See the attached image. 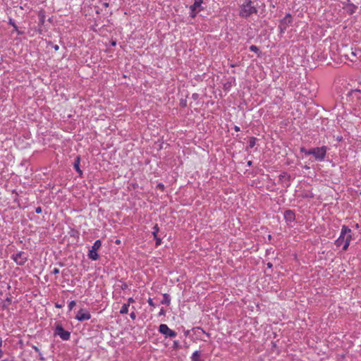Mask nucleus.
<instances>
[{
	"mask_svg": "<svg viewBox=\"0 0 361 361\" xmlns=\"http://www.w3.org/2000/svg\"><path fill=\"white\" fill-rule=\"evenodd\" d=\"M351 230L346 226H343L339 238L336 240L337 247L343 246V250H346L351 239Z\"/></svg>",
	"mask_w": 361,
	"mask_h": 361,
	"instance_id": "1",
	"label": "nucleus"
},
{
	"mask_svg": "<svg viewBox=\"0 0 361 361\" xmlns=\"http://www.w3.org/2000/svg\"><path fill=\"white\" fill-rule=\"evenodd\" d=\"M257 12L255 1L245 0V3L241 6L240 16L243 18H247L253 13H257Z\"/></svg>",
	"mask_w": 361,
	"mask_h": 361,
	"instance_id": "2",
	"label": "nucleus"
},
{
	"mask_svg": "<svg viewBox=\"0 0 361 361\" xmlns=\"http://www.w3.org/2000/svg\"><path fill=\"white\" fill-rule=\"evenodd\" d=\"M327 147L325 146L321 147H314L311 149V154L313 155L316 160L322 161L326 157Z\"/></svg>",
	"mask_w": 361,
	"mask_h": 361,
	"instance_id": "3",
	"label": "nucleus"
},
{
	"mask_svg": "<svg viewBox=\"0 0 361 361\" xmlns=\"http://www.w3.org/2000/svg\"><path fill=\"white\" fill-rule=\"evenodd\" d=\"M28 256L27 253L25 252L20 251L16 254H13L11 256V259L18 264V265H24L27 262Z\"/></svg>",
	"mask_w": 361,
	"mask_h": 361,
	"instance_id": "4",
	"label": "nucleus"
},
{
	"mask_svg": "<svg viewBox=\"0 0 361 361\" xmlns=\"http://www.w3.org/2000/svg\"><path fill=\"white\" fill-rule=\"evenodd\" d=\"M293 22V18L290 13L286 15V16L280 21L279 28L281 33L285 32L287 27H288Z\"/></svg>",
	"mask_w": 361,
	"mask_h": 361,
	"instance_id": "5",
	"label": "nucleus"
},
{
	"mask_svg": "<svg viewBox=\"0 0 361 361\" xmlns=\"http://www.w3.org/2000/svg\"><path fill=\"white\" fill-rule=\"evenodd\" d=\"M101 245H102V242L100 240H97L94 243V244L92 247V249L89 251V253H88V257L90 259H91L92 260H97L99 259V256L97 254V250L100 248Z\"/></svg>",
	"mask_w": 361,
	"mask_h": 361,
	"instance_id": "6",
	"label": "nucleus"
},
{
	"mask_svg": "<svg viewBox=\"0 0 361 361\" xmlns=\"http://www.w3.org/2000/svg\"><path fill=\"white\" fill-rule=\"evenodd\" d=\"M54 334L59 336L63 341H68L71 337V333L66 331L60 324L56 325Z\"/></svg>",
	"mask_w": 361,
	"mask_h": 361,
	"instance_id": "7",
	"label": "nucleus"
},
{
	"mask_svg": "<svg viewBox=\"0 0 361 361\" xmlns=\"http://www.w3.org/2000/svg\"><path fill=\"white\" fill-rule=\"evenodd\" d=\"M159 331L165 335L166 337L174 338L177 334L176 331L170 329L169 326L165 324H161L159 326Z\"/></svg>",
	"mask_w": 361,
	"mask_h": 361,
	"instance_id": "8",
	"label": "nucleus"
},
{
	"mask_svg": "<svg viewBox=\"0 0 361 361\" xmlns=\"http://www.w3.org/2000/svg\"><path fill=\"white\" fill-rule=\"evenodd\" d=\"M91 318V314L88 311H85L83 310H80L76 316L75 319L80 322H83L85 320H88Z\"/></svg>",
	"mask_w": 361,
	"mask_h": 361,
	"instance_id": "9",
	"label": "nucleus"
},
{
	"mask_svg": "<svg viewBox=\"0 0 361 361\" xmlns=\"http://www.w3.org/2000/svg\"><path fill=\"white\" fill-rule=\"evenodd\" d=\"M284 218L287 222L291 223L295 221V213L291 210H286L284 212Z\"/></svg>",
	"mask_w": 361,
	"mask_h": 361,
	"instance_id": "10",
	"label": "nucleus"
},
{
	"mask_svg": "<svg viewBox=\"0 0 361 361\" xmlns=\"http://www.w3.org/2000/svg\"><path fill=\"white\" fill-rule=\"evenodd\" d=\"M80 157H77L75 160V162H74V164H73V166H74V169L76 170V171L80 174V175H82V171L80 170Z\"/></svg>",
	"mask_w": 361,
	"mask_h": 361,
	"instance_id": "11",
	"label": "nucleus"
},
{
	"mask_svg": "<svg viewBox=\"0 0 361 361\" xmlns=\"http://www.w3.org/2000/svg\"><path fill=\"white\" fill-rule=\"evenodd\" d=\"M202 4V0H195L194 4L190 6V10L193 12L197 8H200Z\"/></svg>",
	"mask_w": 361,
	"mask_h": 361,
	"instance_id": "12",
	"label": "nucleus"
},
{
	"mask_svg": "<svg viewBox=\"0 0 361 361\" xmlns=\"http://www.w3.org/2000/svg\"><path fill=\"white\" fill-rule=\"evenodd\" d=\"M200 357H201L200 351L196 350L192 353L191 360H192V361H201Z\"/></svg>",
	"mask_w": 361,
	"mask_h": 361,
	"instance_id": "13",
	"label": "nucleus"
},
{
	"mask_svg": "<svg viewBox=\"0 0 361 361\" xmlns=\"http://www.w3.org/2000/svg\"><path fill=\"white\" fill-rule=\"evenodd\" d=\"M171 302V298L170 295L167 293H164L163 295V300H161V303L169 305Z\"/></svg>",
	"mask_w": 361,
	"mask_h": 361,
	"instance_id": "14",
	"label": "nucleus"
},
{
	"mask_svg": "<svg viewBox=\"0 0 361 361\" xmlns=\"http://www.w3.org/2000/svg\"><path fill=\"white\" fill-rule=\"evenodd\" d=\"M128 312V305L124 304L121 308L120 313L121 314H127Z\"/></svg>",
	"mask_w": 361,
	"mask_h": 361,
	"instance_id": "15",
	"label": "nucleus"
},
{
	"mask_svg": "<svg viewBox=\"0 0 361 361\" xmlns=\"http://www.w3.org/2000/svg\"><path fill=\"white\" fill-rule=\"evenodd\" d=\"M255 143H256V138L254 137H251L249 141V147L250 148L254 147V146L255 145Z\"/></svg>",
	"mask_w": 361,
	"mask_h": 361,
	"instance_id": "16",
	"label": "nucleus"
},
{
	"mask_svg": "<svg viewBox=\"0 0 361 361\" xmlns=\"http://www.w3.org/2000/svg\"><path fill=\"white\" fill-rule=\"evenodd\" d=\"M153 229H154V231L152 232V234H153V235H154V238H157V237H158V236H157V233H158L159 230L158 225H157V224H156V225L154 226Z\"/></svg>",
	"mask_w": 361,
	"mask_h": 361,
	"instance_id": "17",
	"label": "nucleus"
},
{
	"mask_svg": "<svg viewBox=\"0 0 361 361\" xmlns=\"http://www.w3.org/2000/svg\"><path fill=\"white\" fill-rule=\"evenodd\" d=\"M180 348V343L178 341H174L173 344V348L177 350Z\"/></svg>",
	"mask_w": 361,
	"mask_h": 361,
	"instance_id": "18",
	"label": "nucleus"
},
{
	"mask_svg": "<svg viewBox=\"0 0 361 361\" xmlns=\"http://www.w3.org/2000/svg\"><path fill=\"white\" fill-rule=\"evenodd\" d=\"M300 151L302 152H303L304 154H307V155H310L311 154V153H310L311 152V149H306L305 148L302 147L300 149Z\"/></svg>",
	"mask_w": 361,
	"mask_h": 361,
	"instance_id": "19",
	"label": "nucleus"
},
{
	"mask_svg": "<svg viewBox=\"0 0 361 361\" xmlns=\"http://www.w3.org/2000/svg\"><path fill=\"white\" fill-rule=\"evenodd\" d=\"M250 51L257 53L259 51V49L255 45H252L250 47Z\"/></svg>",
	"mask_w": 361,
	"mask_h": 361,
	"instance_id": "20",
	"label": "nucleus"
},
{
	"mask_svg": "<svg viewBox=\"0 0 361 361\" xmlns=\"http://www.w3.org/2000/svg\"><path fill=\"white\" fill-rule=\"evenodd\" d=\"M75 306V301H71L68 303V308L70 310H71Z\"/></svg>",
	"mask_w": 361,
	"mask_h": 361,
	"instance_id": "21",
	"label": "nucleus"
},
{
	"mask_svg": "<svg viewBox=\"0 0 361 361\" xmlns=\"http://www.w3.org/2000/svg\"><path fill=\"white\" fill-rule=\"evenodd\" d=\"M155 240H156V246H158L161 244V238H159V237H157V238H154Z\"/></svg>",
	"mask_w": 361,
	"mask_h": 361,
	"instance_id": "22",
	"label": "nucleus"
},
{
	"mask_svg": "<svg viewBox=\"0 0 361 361\" xmlns=\"http://www.w3.org/2000/svg\"><path fill=\"white\" fill-rule=\"evenodd\" d=\"M147 302H148L149 305H150L152 307H154L155 306V304L153 302V300H152V298H149Z\"/></svg>",
	"mask_w": 361,
	"mask_h": 361,
	"instance_id": "23",
	"label": "nucleus"
},
{
	"mask_svg": "<svg viewBox=\"0 0 361 361\" xmlns=\"http://www.w3.org/2000/svg\"><path fill=\"white\" fill-rule=\"evenodd\" d=\"M40 16V23L41 24H44V16L43 14H39Z\"/></svg>",
	"mask_w": 361,
	"mask_h": 361,
	"instance_id": "24",
	"label": "nucleus"
},
{
	"mask_svg": "<svg viewBox=\"0 0 361 361\" xmlns=\"http://www.w3.org/2000/svg\"><path fill=\"white\" fill-rule=\"evenodd\" d=\"M51 273L54 274H58L59 273V269L58 268H54Z\"/></svg>",
	"mask_w": 361,
	"mask_h": 361,
	"instance_id": "25",
	"label": "nucleus"
},
{
	"mask_svg": "<svg viewBox=\"0 0 361 361\" xmlns=\"http://www.w3.org/2000/svg\"><path fill=\"white\" fill-rule=\"evenodd\" d=\"M130 317L132 319H135L136 318V314L135 312H132L130 314Z\"/></svg>",
	"mask_w": 361,
	"mask_h": 361,
	"instance_id": "26",
	"label": "nucleus"
},
{
	"mask_svg": "<svg viewBox=\"0 0 361 361\" xmlns=\"http://www.w3.org/2000/svg\"><path fill=\"white\" fill-rule=\"evenodd\" d=\"M35 212L37 214H40L42 212V208L40 207H37L35 208Z\"/></svg>",
	"mask_w": 361,
	"mask_h": 361,
	"instance_id": "27",
	"label": "nucleus"
},
{
	"mask_svg": "<svg viewBox=\"0 0 361 361\" xmlns=\"http://www.w3.org/2000/svg\"><path fill=\"white\" fill-rule=\"evenodd\" d=\"M134 302H135V300H134V299L133 298H129L128 299V304L127 305H128V306H129L130 303H133Z\"/></svg>",
	"mask_w": 361,
	"mask_h": 361,
	"instance_id": "28",
	"label": "nucleus"
},
{
	"mask_svg": "<svg viewBox=\"0 0 361 361\" xmlns=\"http://www.w3.org/2000/svg\"><path fill=\"white\" fill-rule=\"evenodd\" d=\"M197 13V11L196 10L194 11L193 12L191 11V13H190L191 17H192V18L195 17Z\"/></svg>",
	"mask_w": 361,
	"mask_h": 361,
	"instance_id": "29",
	"label": "nucleus"
},
{
	"mask_svg": "<svg viewBox=\"0 0 361 361\" xmlns=\"http://www.w3.org/2000/svg\"><path fill=\"white\" fill-rule=\"evenodd\" d=\"M9 24L11 25L13 27H16V25L11 19H10L9 20Z\"/></svg>",
	"mask_w": 361,
	"mask_h": 361,
	"instance_id": "30",
	"label": "nucleus"
},
{
	"mask_svg": "<svg viewBox=\"0 0 361 361\" xmlns=\"http://www.w3.org/2000/svg\"><path fill=\"white\" fill-rule=\"evenodd\" d=\"M53 47L56 51H57L59 49V47L57 44L54 45Z\"/></svg>",
	"mask_w": 361,
	"mask_h": 361,
	"instance_id": "31",
	"label": "nucleus"
},
{
	"mask_svg": "<svg viewBox=\"0 0 361 361\" xmlns=\"http://www.w3.org/2000/svg\"><path fill=\"white\" fill-rule=\"evenodd\" d=\"M33 349L36 351V352H39V348L36 346H33Z\"/></svg>",
	"mask_w": 361,
	"mask_h": 361,
	"instance_id": "32",
	"label": "nucleus"
},
{
	"mask_svg": "<svg viewBox=\"0 0 361 361\" xmlns=\"http://www.w3.org/2000/svg\"><path fill=\"white\" fill-rule=\"evenodd\" d=\"M235 130L236 131H239V130H240V128H239V127H238V126H235Z\"/></svg>",
	"mask_w": 361,
	"mask_h": 361,
	"instance_id": "33",
	"label": "nucleus"
},
{
	"mask_svg": "<svg viewBox=\"0 0 361 361\" xmlns=\"http://www.w3.org/2000/svg\"><path fill=\"white\" fill-rule=\"evenodd\" d=\"M2 343H3L2 338L0 337V347L2 345Z\"/></svg>",
	"mask_w": 361,
	"mask_h": 361,
	"instance_id": "34",
	"label": "nucleus"
},
{
	"mask_svg": "<svg viewBox=\"0 0 361 361\" xmlns=\"http://www.w3.org/2000/svg\"><path fill=\"white\" fill-rule=\"evenodd\" d=\"M268 267L271 268L272 267V264L269 262L267 264Z\"/></svg>",
	"mask_w": 361,
	"mask_h": 361,
	"instance_id": "35",
	"label": "nucleus"
},
{
	"mask_svg": "<svg viewBox=\"0 0 361 361\" xmlns=\"http://www.w3.org/2000/svg\"><path fill=\"white\" fill-rule=\"evenodd\" d=\"M2 355H3V352H2V350L0 349V358L2 357Z\"/></svg>",
	"mask_w": 361,
	"mask_h": 361,
	"instance_id": "36",
	"label": "nucleus"
},
{
	"mask_svg": "<svg viewBox=\"0 0 361 361\" xmlns=\"http://www.w3.org/2000/svg\"><path fill=\"white\" fill-rule=\"evenodd\" d=\"M158 187H159V188H164V185H161V184H159V185H158Z\"/></svg>",
	"mask_w": 361,
	"mask_h": 361,
	"instance_id": "37",
	"label": "nucleus"
},
{
	"mask_svg": "<svg viewBox=\"0 0 361 361\" xmlns=\"http://www.w3.org/2000/svg\"><path fill=\"white\" fill-rule=\"evenodd\" d=\"M126 287H127V285H126V284H125L124 286H123V288H123V289H124V288H126Z\"/></svg>",
	"mask_w": 361,
	"mask_h": 361,
	"instance_id": "38",
	"label": "nucleus"
},
{
	"mask_svg": "<svg viewBox=\"0 0 361 361\" xmlns=\"http://www.w3.org/2000/svg\"><path fill=\"white\" fill-rule=\"evenodd\" d=\"M126 287H127V285H126V284H125L124 286H123V288H123V289H124V288H126Z\"/></svg>",
	"mask_w": 361,
	"mask_h": 361,
	"instance_id": "39",
	"label": "nucleus"
},
{
	"mask_svg": "<svg viewBox=\"0 0 361 361\" xmlns=\"http://www.w3.org/2000/svg\"><path fill=\"white\" fill-rule=\"evenodd\" d=\"M111 44H112L113 46H115L116 45V42H112Z\"/></svg>",
	"mask_w": 361,
	"mask_h": 361,
	"instance_id": "40",
	"label": "nucleus"
},
{
	"mask_svg": "<svg viewBox=\"0 0 361 361\" xmlns=\"http://www.w3.org/2000/svg\"><path fill=\"white\" fill-rule=\"evenodd\" d=\"M351 54H352L353 56H355V52H353V51H352V52H351Z\"/></svg>",
	"mask_w": 361,
	"mask_h": 361,
	"instance_id": "41",
	"label": "nucleus"
},
{
	"mask_svg": "<svg viewBox=\"0 0 361 361\" xmlns=\"http://www.w3.org/2000/svg\"><path fill=\"white\" fill-rule=\"evenodd\" d=\"M116 244H119V243H120V240H117L116 241Z\"/></svg>",
	"mask_w": 361,
	"mask_h": 361,
	"instance_id": "42",
	"label": "nucleus"
},
{
	"mask_svg": "<svg viewBox=\"0 0 361 361\" xmlns=\"http://www.w3.org/2000/svg\"><path fill=\"white\" fill-rule=\"evenodd\" d=\"M159 314H164V311H163V310H161V312H160V313H159Z\"/></svg>",
	"mask_w": 361,
	"mask_h": 361,
	"instance_id": "43",
	"label": "nucleus"
},
{
	"mask_svg": "<svg viewBox=\"0 0 361 361\" xmlns=\"http://www.w3.org/2000/svg\"><path fill=\"white\" fill-rule=\"evenodd\" d=\"M16 30H17L18 27H13Z\"/></svg>",
	"mask_w": 361,
	"mask_h": 361,
	"instance_id": "44",
	"label": "nucleus"
},
{
	"mask_svg": "<svg viewBox=\"0 0 361 361\" xmlns=\"http://www.w3.org/2000/svg\"><path fill=\"white\" fill-rule=\"evenodd\" d=\"M2 361H9V360H2Z\"/></svg>",
	"mask_w": 361,
	"mask_h": 361,
	"instance_id": "45",
	"label": "nucleus"
}]
</instances>
